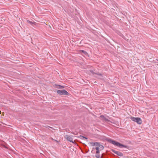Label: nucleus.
<instances>
[{"instance_id":"4468645a","label":"nucleus","mask_w":158,"mask_h":158,"mask_svg":"<svg viewBox=\"0 0 158 158\" xmlns=\"http://www.w3.org/2000/svg\"><path fill=\"white\" fill-rule=\"evenodd\" d=\"M100 117H103V116H102V115H101V116H100Z\"/></svg>"},{"instance_id":"423d86ee","label":"nucleus","mask_w":158,"mask_h":158,"mask_svg":"<svg viewBox=\"0 0 158 158\" xmlns=\"http://www.w3.org/2000/svg\"><path fill=\"white\" fill-rule=\"evenodd\" d=\"M56 87L58 89H62L64 88V86L60 85H56Z\"/></svg>"},{"instance_id":"39448f33","label":"nucleus","mask_w":158,"mask_h":158,"mask_svg":"<svg viewBox=\"0 0 158 158\" xmlns=\"http://www.w3.org/2000/svg\"><path fill=\"white\" fill-rule=\"evenodd\" d=\"M66 139L67 140L73 143V139L72 138L71 136H68L66 137Z\"/></svg>"},{"instance_id":"f03ea898","label":"nucleus","mask_w":158,"mask_h":158,"mask_svg":"<svg viewBox=\"0 0 158 158\" xmlns=\"http://www.w3.org/2000/svg\"><path fill=\"white\" fill-rule=\"evenodd\" d=\"M131 119L132 121L136 122L139 124H140L142 123V121L139 118L131 117Z\"/></svg>"},{"instance_id":"7ed1b4c3","label":"nucleus","mask_w":158,"mask_h":158,"mask_svg":"<svg viewBox=\"0 0 158 158\" xmlns=\"http://www.w3.org/2000/svg\"><path fill=\"white\" fill-rule=\"evenodd\" d=\"M57 93L60 95H68L69 94V93L65 89L58 90H57Z\"/></svg>"},{"instance_id":"1a4fd4ad","label":"nucleus","mask_w":158,"mask_h":158,"mask_svg":"<svg viewBox=\"0 0 158 158\" xmlns=\"http://www.w3.org/2000/svg\"><path fill=\"white\" fill-rule=\"evenodd\" d=\"M80 51L81 52H82L86 56L88 54L87 52L84 50H81Z\"/></svg>"},{"instance_id":"6e6552de","label":"nucleus","mask_w":158,"mask_h":158,"mask_svg":"<svg viewBox=\"0 0 158 158\" xmlns=\"http://www.w3.org/2000/svg\"><path fill=\"white\" fill-rule=\"evenodd\" d=\"M27 22L28 23H29L32 25L33 24H35V22H32V21H30L29 20H27Z\"/></svg>"},{"instance_id":"0eeeda50","label":"nucleus","mask_w":158,"mask_h":158,"mask_svg":"<svg viewBox=\"0 0 158 158\" xmlns=\"http://www.w3.org/2000/svg\"><path fill=\"white\" fill-rule=\"evenodd\" d=\"M90 72L92 73L93 74H97L99 76H102V74L101 73H94L93 71V70H91Z\"/></svg>"},{"instance_id":"f257e3e1","label":"nucleus","mask_w":158,"mask_h":158,"mask_svg":"<svg viewBox=\"0 0 158 158\" xmlns=\"http://www.w3.org/2000/svg\"><path fill=\"white\" fill-rule=\"evenodd\" d=\"M109 143H111L113 144L114 145L120 148H127V146L126 145L122 144L119 142H118L115 140H113L110 139H109Z\"/></svg>"},{"instance_id":"f8f14e48","label":"nucleus","mask_w":158,"mask_h":158,"mask_svg":"<svg viewBox=\"0 0 158 158\" xmlns=\"http://www.w3.org/2000/svg\"><path fill=\"white\" fill-rule=\"evenodd\" d=\"M96 156L97 158H100L101 157L99 155Z\"/></svg>"},{"instance_id":"9b49d317","label":"nucleus","mask_w":158,"mask_h":158,"mask_svg":"<svg viewBox=\"0 0 158 158\" xmlns=\"http://www.w3.org/2000/svg\"><path fill=\"white\" fill-rule=\"evenodd\" d=\"M81 138H85V139H87V138H86V137H84L83 136H81Z\"/></svg>"},{"instance_id":"2eb2a0df","label":"nucleus","mask_w":158,"mask_h":158,"mask_svg":"<svg viewBox=\"0 0 158 158\" xmlns=\"http://www.w3.org/2000/svg\"><path fill=\"white\" fill-rule=\"evenodd\" d=\"M1 111L0 110V114H1Z\"/></svg>"},{"instance_id":"9d476101","label":"nucleus","mask_w":158,"mask_h":158,"mask_svg":"<svg viewBox=\"0 0 158 158\" xmlns=\"http://www.w3.org/2000/svg\"><path fill=\"white\" fill-rule=\"evenodd\" d=\"M97 150L96 151V153H99V148L98 147H96L95 148Z\"/></svg>"},{"instance_id":"ddd939ff","label":"nucleus","mask_w":158,"mask_h":158,"mask_svg":"<svg viewBox=\"0 0 158 158\" xmlns=\"http://www.w3.org/2000/svg\"><path fill=\"white\" fill-rule=\"evenodd\" d=\"M92 144H93V145H95V143H91Z\"/></svg>"},{"instance_id":"20e7f679","label":"nucleus","mask_w":158,"mask_h":158,"mask_svg":"<svg viewBox=\"0 0 158 158\" xmlns=\"http://www.w3.org/2000/svg\"><path fill=\"white\" fill-rule=\"evenodd\" d=\"M112 152L117 155L122 156L123 155V154L120 152L117 151L114 149H112Z\"/></svg>"},{"instance_id":"dca6fc26","label":"nucleus","mask_w":158,"mask_h":158,"mask_svg":"<svg viewBox=\"0 0 158 158\" xmlns=\"http://www.w3.org/2000/svg\"><path fill=\"white\" fill-rule=\"evenodd\" d=\"M157 61H158V60H157Z\"/></svg>"}]
</instances>
